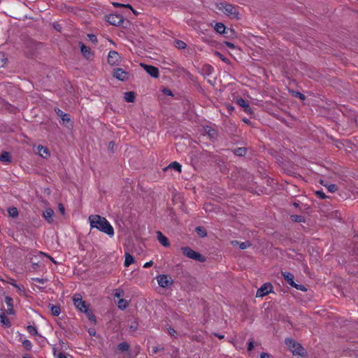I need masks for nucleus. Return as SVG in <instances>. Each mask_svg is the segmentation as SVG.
<instances>
[{
	"label": "nucleus",
	"mask_w": 358,
	"mask_h": 358,
	"mask_svg": "<svg viewBox=\"0 0 358 358\" xmlns=\"http://www.w3.org/2000/svg\"><path fill=\"white\" fill-rule=\"evenodd\" d=\"M89 222L91 228H96L109 236L114 235V230L112 225L105 217L98 215H92L89 217Z\"/></svg>",
	"instance_id": "obj_1"
},
{
	"label": "nucleus",
	"mask_w": 358,
	"mask_h": 358,
	"mask_svg": "<svg viewBox=\"0 0 358 358\" xmlns=\"http://www.w3.org/2000/svg\"><path fill=\"white\" fill-rule=\"evenodd\" d=\"M216 8L230 18H238L237 10L231 4L224 2L217 3H216Z\"/></svg>",
	"instance_id": "obj_2"
},
{
	"label": "nucleus",
	"mask_w": 358,
	"mask_h": 358,
	"mask_svg": "<svg viewBox=\"0 0 358 358\" xmlns=\"http://www.w3.org/2000/svg\"><path fill=\"white\" fill-rule=\"evenodd\" d=\"M285 344L293 355H302L303 354V348L302 346L299 343H296L294 340L286 339Z\"/></svg>",
	"instance_id": "obj_3"
},
{
	"label": "nucleus",
	"mask_w": 358,
	"mask_h": 358,
	"mask_svg": "<svg viewBox=\"0 0 358 358\" xmlns=\"http://www.w3.org/2000/svg\"><path fill=\"white\" fill-rule=\"evenodd\" d=\"M73 304L77 309L83 313H87L89 310L86 303L83 300L80 294H74L73 296Z\"/></svg>",
	"instance_id": "obj_4"
},
{
	"label": "nucleus",
	"mask_w": 358,
	"mask_h": 358,
	"mask_svg": "<svg viewBox=\"0 0 358 358\" xmlns=\"http://www.w3.org/2000/svg\"><path fill=\"white\" fill-rule=\"evenodd\" d=\"M181 250L184 255L187 257L189 259H196L199 262H203V257L198 252H195L192 249L189 247H183L181 248Z\"/></svg>",
	"instance_id": "obj_5"
},
{
	"label": "nucleus",
	"mask_w": 358,
	"mask_h": 358,
	"mask_svg": "<svg viewBox=\"0 0 358 358\" xmlns=\"http://www.w3.org/2000/svg\"><path fill=\"white\" fill-rule=\"evenodd\" d=\"M113 76L120 81H126L129 78V73L120 68L115 69L113 71Z\"/></svg>",
	"instance_id": "obj_6"
},
{
	"label": "nucleus",
	"mask_w": 358,
	"mask_h": 358,
	"mask_svg": "<svg viewBox=\"0 0 358 358\" xmlns=\"http://www.w3.org/2000/svg\"><path fill=\"white\" fill-rule=\"evenodd\" d=\"M158 285L163 288L168 287L173 284V280L167 275L161 274L157 276Z\"/></svg>",
	"instance_id": "obj_7"
},
{
	"label": "nucleus",
	"mask_w": 358,
	"mask_h": 358,
	"mask_svg": "<svg viewBox=\"0 0 358 358\" xmlns=\"http://www.w3.org/2000/svg\"><path fill=\"white\" fill-rule=\"evenodd\" d=\"M121 57L116 51H110L108 55V62L111 66H117L121 63Z\"/></svg>",
	"instance_id": "obj_8"
},
{
	"label": "nucleus",
	"mask_w": 358,
	"mask_h": 358,
	"mask_svg": "<svg viewBox=\"0 0 358 358\" xmlns=\"http://www.w3.org/2000/svg\"><path fill=\"white\" fill-rule=\"evenodd\" d=\"M272 286L270 283L264 284L257 291L256 296L257 297H263L271 292Z\"/></svg>",
	"instance_id": "obj_9"
},
{
	"label": "nucleus",
	"mask_w": 358,
	"mask_h": 358,
	"mask_svg": "<svg viewBox=\"0 0 358 358\" xmlns=\"http://www.w3.org/2000/svg\"><path fill=\"white\" fill-rule=\"evenodd\" d=\"M141 66L150 76L153 78H158L159 70L157 67L144 64H141Z\"/></svg>",
	"instance_id": "obj_10"
},
{
	"label": "nucleus",
	"mask_w": 358,
	"mask_h": 358,
	"mask_svg": "<svg viewBox=\"0 0 358 358\" xmlns=\"http://www.w3.org/2000/svg\"><path fill=\"white\" fill-rule=\"evenodd\" d=\"M107 21L113 25H120L123 22V18L120 15L111 14L107 16Z\"/></svg>",
	"instance_id": "obj_11"
},
{
	"label": "nucleus",
	"mask_w": 358,
	"mask_h": 358,
	"mask_svg": "<svg viewBox=\"0 0 358 358\" xmlns=\"http://www.w3.org/2000/svg\"><path fill=\"white\" fill-rule=\"evenodd\" d=\"M38 154L43 158L47 159L50 156L49 150L43 145L37 146Z\"/></svg>",
	"instance_id": "obj_12"
},
{
	"label": "nucleus",
	"mask_w": 358,
	"mask_h": 358,
	"mask_svg": "<svg viewBox=\"0 0 358 358\" xmlns=\"http://www.w3.org/2000/svg\"><path fill=\"white\" fill-rule=\"evenodd\" d=\"M53 215L54 212L50 208H45L43 213V217L48 223H52L53 222Z\"/></svg>",
	"instance_id": "obj_13"
},
{
	"label": "nucleus",
	"mask_w": 358,
	"mask_h": 358,
	"mask_svg": "<svg viewBox=\"0 0 358 358\" xmlns=\"http://www.w3.org/2000/svg\"><path fill=\"white\" fill-rule=\"evenodd\" d=\"M0 322L4 327H9L11 326L9 319L6 316L3 309H0Z\"/></svg>",
	"instance_id": "obj_14"
},
{
	"label": "nucleus",
	"mask_w": 358,
	"mask_h": 358,
	"mask_svg": "<svg viewBox=\"0 0 358 358\" xmlns=\"http://www.w3.org/2000/svg\"><path fill=\"white\" fill-rule=\"evenodd\" d=\"M80 47L81 52L85 58L90 59L92 57V52L89 48L86 47L83 43H80Z\"/></svg>",
	"instance_id": "obj_15"
},
{
	"label": "nucleus",
	"mask_w": 358,
	"mask_h": 358,
	"mask_svg": "<svg viewBox=\"0 0 358 358\" xmlns=\"http://www.w3.org/2000/svg\"><path fill=\"white\" fill-rule=\"evenodd\" d=\"M157 237L159 242L164 247H169L170 245L168 238L163 235V234L158 231H157Z\"/></svg>",
	"instance_id": "obj_16"
},
{
	"label": "nucleus",
	"mask_w": 358,
	"mask_h": 358,
	"mask_svg": "<svg viewBox=\"0 0 358 358\" xmlns=\"http://www.w3.org/2000/svg\"><path fill=\"white\" fill-rule=\"evenodd\" d=\"M6 303L7 305L6 312L9 315H14L15 310L13 306V299L10 296H6L5 299Z\"/></svg>",
	"instance_id": "obj_17"
},
{
	"label": "nucleus",
	"mask_w": 358,
	"mask_h": 358,
	"mask_svg": "<svg viewBox=\"0 0 358 358\" xmlns=\"http://www.w3.org/2000/svg\"><path fill=\"white\" fill-rule=\"evenodd\" d=\"M237 103L238 106L242 107L244 110L248 113H252V109L250 107L249 104L242 98L237 99Z\"/></svg>",
	"instance_id": "obj_18"
},
{
	"label": "nucleus",
	"mask_w": 358,
	"mask_h": 358,
	"mask_svg": "<svg viewBox=\"0 0 358 358\" xmlns=\"http://www.w3.org/2000/svg\"><path fill=\"white\" fill-rule=\"evenodd\" d=\"M282 276L284 277L285 280L287 282V283L290 285V286H293V285H295V282H294V275L289 272H282Z\"/></svg>",
	"instance_id": "obj_19"
},
{
	"label": "nucleus",
	"mask_w": 358,
	"mask_h": 358,
	"mask_svg": "<svg viewBox=\"0 0 358 358\" xmlns=\"http://www.w3.org/2000/svg\"><path fill=\"white\" fill-rule=\"evenodd\" d=\"M0 161L5 164H9L11 162V157L8 152H3L0 155Z\"/></svg>",
	"instance_id": "obj_20"
},
{
	"label": "nucleus",
	"mask_w": 358,
	"mask_h": 358,
	"mask_svg": "<svg viewBox=\"0 0 358 358\" xmlns=\"http://www.w3.org/2000/svg\"><path fill=\"white\" fill-rule=\"evenodd\" d=\"M124 256L125 259L124 265V266L128 267L134 262V258L128 252H126Z\"/></svg>",
	"instance_id": "obj_21"
},
{
	"label": "nucleus",
	"mask_w": 358,
	"mask_h": 358,
	"mask_svg": "<svg viewBox=\"0 0 358 358\" xmlns=\"http://www.w3.org/2000/svg\"><path fill=\"white\" fill-rule=\"evenodd\" d=\"M124 99L127 102H134L135 100V94L133 92H125Z\"/></svg>",
	"instance_id": "obj_22"
},
{
	"label": "nucleus",
	"mask_w": 358,
	"mask_h": 358,
	"mask_svg": "<svg viewBox=\"0 0 358 358\" xmlns=\"http://www.w3.org/2000/svg\"><path fill=\"white\" fill-rule=\"evenodd\" d=\"M117 307L121 310H124L128 306V302L123 299H120L116 301Z\"/></svg>",
	"instance_id": "obj_23"
},
{
	"label": "nucleus",
	"mask_w": 358,
	"mask_h": 358,
	"mask_svg": "<svg viewBox=\"0 0 358 358\" xmlns=\"http://www.w3.org/2000/svg\"><path fill=\"white\" fill-rule=\"evenodd\" d=\"M215 29L217 33L222 34L224 32L225 26L222 23H216Z\"/></svg>",
	"instance_id": "obj_24"
},
{
	"label": "nucleus",
	"mask_w": 358,
	"mask_h": 358,
	"mask_svg": "<svg viewBox=\"0 0 358 358\" xmlns=\"http://www.w3.org/2000/svg\"><path fill=\"white\" fill-rule=\"evenodd\" d=\"M234 154L237 156H244L246 154L245 148H238L234 150Z\"/></svg>",
	"instance_id": "obj_25"
},
{
	"label": "nucleus",
	"mask_w": 358,
	"mask_h": 358,
	"mask_svg": "<svg viewBox=\"0 0 358 358\" xmlns=\"http://www.w3.org/2000/svg\"><path fill=\"white\" fill-rule=\"evenodd\" d=\"M8 213L12 217H16L18 215V210L17 208L15 207L8 208Z\"/></svg>",
	"instance_id": "obj_26"
},
{
	"label": "nucleus",
	"mask_w": 358,
	"mask_h": 358,
	"mask_svg": "<svg viewBox=\"0 0 358 358\" xmlns=\"http://www.w3.org/2000/svg\"><path fill=\"white\" fill-rule=\"evenodd\" d=\"M169 167L173 169L176 170L178 172L181 171V165L179 163H178L177 162H173L171 163L169 165Z\"/></svg>",
	"instance_id": "obj_27"
},
{
	"label": "nucleus",
	"mask_w": 358,
	"mask_h": 358,
	"mask_svg": "<svg viewBox=\"0 0 358 358\" xmlns=\"http://www.w3.org/2000/svg\"><path fill=\"white\" fill-rule=\"evenodd\" d=\"M129 348V345L126 342H122L118 345V349L122 352L127 351Z\"/></svg>",
	"instance_id": "obj_28"
},
{
	"label": "nucleus",
	"mask_w": 358,
	"mask_h": 358,
	"mask_svg": "<svg viewBox=\"0 0 358 358\" xmlns=\"http://www.w3.org/2000/svg\"><path fill=\"white\" fill-rule=\"evenodd\" d=\"M124 295V291L123 289L118 288L115 289L114 291V296L116 298H118L119 299H121L122 296Z\"/></svg>",
	"instance_id": "obj_29"
},
{
	"label": "nucleus",
	"mask_w": 358,
	"mask_h": 358,
	"mask_svg": "<svg viewBox=\"0 0 358 358\" xmlns=\"http://www.w3.org/2000/svg\"><path fill=\"white\" fill-rule=\"evenodd\" d=\"M27 329L28 332L31 335L34 336L38 334L37 329H36V327H34V326L29 325V326H27Z\"/></svg>",
	"instance_id": "obj_30"
},
{
	"label": "nucleus",
	"mask_w": 358,
	"mask_h": 358,
	"mask_svg": "<svg viewBox=\"0 0 358 358\" xmlns=\"http://www.w3.org/2000/svg\"><path fill=\"white\" fill-rule=\"evenodd\" d=\"M175 45L178 49H184L186 48V43L182 41L177 40L175 41Z\"/></svg>",
	"instance_id": "obj_31"
},
{
	"label": "nucleus",
	"mask_w": 358,
	"mask_h": 358,
	"mask_svg": "<svg viewBox=\"0 0 358 358\" xmlns=\"http://www.w3.org/2000/svg\"><path fill=\"white\" fill-rule=\"evenodd\" d=\"M196 231L197 232V234L201 236V237H204L206 236V232L205 231V230L203 229V227H197L196 228Z\"/></svg>",
	"instance_id": "obj_32"
},
{
	"label": "nucleus",
	"mask_w": 358,
	"mask_h": 358,
	"mask_svg": "<svg viewBox=\"0 0 358 358\" xmlns=\"http://www.w3.org/2000/svg\"><path fill=\"white\" fill-rule=\"evenodd\" d=\"M51 311L54 315L57 316L60 314V308L57 306H52Z\"/></svg>",
	"instance_id": "obj_33"
},
{
	"label": "nucleus",
	"mask_w": 358,
	"mask_h": 358,
	"mask_svg": "<svg viewBox=\"0 0 358 358\" xmlns=\"http://www.w3.org/2000/svg\"><path fill=\"white\" fill-rule=\"evenodd\" d=\"M325 187L330 192H335L337 190V187L334 184L325 185Z\"/></svg>",
	"instance_id": "obj_34"
},
{
	"label": "nucleus",
	"mask_w": 358,
	"mask_h": 358,
	"mask_svg": "<svg viewBox=\"0 0 358 358\" xmlns=\"http://www.w3.org/2000/svg\"><path fill=\"white\" fill-rule=\"evenodd\" d=\"M6 58L5 55L2 52H0V68L3 67L6 64Z\"/></svg>",
	"instance_id": "obj_35"
},
{
	"label": "nucleus",
	"mask_w": 358,
	"mask_h": 358,
	"mask_svg": "<svg viewBox=\"0 0 358 358\" xmlns=\"http://www.w3.org/2000/svg\"><path fill=\"white\" fill-rule=\"evenodd\" d=\"M22 344L24 346V348L27 350H30L31 348L32 345L31 341L29 340L23 341Z\"/></svg>",
	"instance_id": "obj_36"
},
{
	"label": "nucleus",
	"mask_w": 358,
	"mask_h": 358,
	"mask_svg": "<svg viewBox=\"0 0 358 358\" xmlns=\"http://www.w3.org/2000/svg\"><path fill=\"white\" fill-rule=\"evenodd\" d=\"M113 4L115 7H126V8H129L130 9L133 10L132 7L129 4H122V3H117V2H114V3H113Z\"/></svg>",
	"instance_id": "obj_37"
},
{
	"label": "nucleus",
	"mask_w": 358,
	"mask_h": 358,
	"mask_svg": "<svg viewBox=\"0 0 358 358\" xmlns=\"http://www.w3.org/2000/svg\"><path fill=\"white\" fill-rule=\"evenodd\" d=\"M87 314V316L88 319L92 322H95V316L87 310V313H85Z\"/></svg>",
	"instance_id": "obj_38"
},
{
	"label": "nucleus",
	"mask_w": 358,
	"mask_h": 358,
	"mask_svg": "<svg viewBox=\"0 0 358 358\" xmlns=\"http://www.w3.org/2000/svg\"><path fill=\"white\" fill-rule=\"evenodd\" d=\"M292 287L296 288L298 290H301V291H303V292L306 291V287L302 285H298V284L295 283V285H293Z\"/></svg>",
	"instance_id": "obj_39"
},
{
	"label": "nucleus",
	"mask_w": 358,
	"mask_h": 358,
	"mask_svg": "<svg viewBox=\"0 0 358 358\" xmlns=\"http://www.w3.org/2000/svg\"><path fill=\"white\" fill-rule=\"evenodd\" d=\"M32 280L34 282H38L40 284H44L46 282V279L39 278H32Z\"/></svg>",
	"instance_id": "obj_40"
},
{
	"label": "nucleus",
	"mask_w": 358,
	"mask_h": 358,
	"mask_svg": "<svg viewBox=\"0 0 358 358\" xmlns=\"http://www.w3.org/2000/svg\"><path fill=\"white\" fill-rule=\"evenodd\" d=\"M63 123L69 122H70V117L68 114L66 113L65 115H63V117L61 118Z\"/></svg>",
	"instance_id": "obj_41"
},
{
	"label": "nucleus",
	"mask_w": 358,
	"mask_h": 358,
	"mask_svg": "<svg viewBox=\"0 0 358 358\" xmlns=\"http://www.w3.org/2000/svg\"><path fill=\"white\" fill-rule=\"evenodd\" d=\"M249 243L248 242H243V243H241L239 244V248L241 249H245L247 248L248 246H249Z\"/></svg>",
	"instance_id": "obj_42"
},
{
	"label": "nucleus",
	"mask_w": 358,
	"mask_h": 358,
	"mask_svg": "<svg viewBox=\"0 0 358 358\" xmlns=\"http://www.w3.org/2000/svg\"><path fill=\"white\" fill-rule=\"evenodd\" d=\"M13 286L17 289L18 293L20 294H24V291L23 288L20 287V286H18L16 284H13Z\"/></svg>",
	"instance_id": "obj_43"
},
{
	"label": "nucleus",
	"mask_w": 358,
	"mask_h": 358,
	"mask_svg": "<svg viewBox=\"0 0 358 358\" xmlns=\"http://www.w3.org/2000/svg\"><path fill=\"white\" fill-rule=\"evenodd\" d=\"M316 194L321 199H325L326 195L322 191H317Z\"/></svg>",
	"instance_id": "obj_44"
},
{
	"label": "nucleus",
	"mask_w": 358,
	"mask_h": 358,
	"mask_svg": "<svg viewBox=\"0 0 358 358\" xmlns=\"http://www.w3.org/2000/svg\"><path fill=\"white\" fill-rule=\"evenodd\" d=\"M154 264L153 261L152 260H150V262H148L144 264L143 265V268H149L151 266H152Z\"/></svg>",
	"instance_id": "obj_45"
},
{
	"label": "nucleus",
	"mask_w": 358,
	"mask_h": 358,
	"mask_svg": "<svg viewBox=\"0 0 358 358\" xmlns=\"http://www.w3.org/2000/svg\"><path fill=\"white\" fill-rule=\"evenodd\" d=\"M55 112L58 116H59L61 118L63 117V115H65L66 113H64L60 109H56Z\"/></svg>",
	"instance_id": "obj_46"
},
{
	"label": "nucleus",
	"mask_w": 358,
	"mask_h": 358,
	"mask_svg": "<svg viewBox=\"0 0 358 358\" xmlns=\"http://www.w3.org/2000/svg\"><path fill=\"white\" fill-rule=\"evenodd\" d=\"M59 212H60L62 215H64V213H65L64 207V206H63L62 204H61V203H60V204H59Z\"/></svg>",
	"instance_id": "obj_47"
},
{
	"label": "nucleus",
	"mask_w": 358,
	"mask_h": 358,
	"mask_svg": "<svg viewBox=\"0 0 358 358\" xmlns=\"http://www.w3.org/2000/svg\"><path fill=\"white\" fill-rule=\"evenodd\" d=\"M215 55L220 59H222V61L225 62L226 61V59L225 57L220 52H215Z\"/></svg>",
	"instance_id": "obj_48"
},
{
	"label": "nucleus",
	"mask_w": 358,
	"mask_h": 358,
	"mask_svg": "<svg viewBox=\"0 0 358 358\" xmlns=\"http://www.w3.org/2000/svg\"><path fill=\"white\" fill-rule=\"evenodd\" d=\"M88 37L90 38L91 41H92L94 43L96 41V37L94 35L89 34Z\"/></svg>",
	"instance_id": "obj_49"
},
{
	"label": "nucleus",
	"mask_w": 358,
	"mask_h": 358,
	"mask_svg": "<svg viewBox=\"0 0 358 358\" xmlns=\"http://www.w3.org/2000/svg\"><path fill=\"white\" fill-rule=\"evenodd\" d=\"M163 92L166 94V95H169V96H172V92L170 90H168V89H165L163 90Z\"/></svg>",
	"instance_id": "obj_50"
},
{
	"label": "nucleus",
	"mask_w": 358,
	"mask_h": 358,
	"mask_svg": "<svg viewBox=\"0 0 358 358\" xmlns=\"http://www.w3.org/2000/svg\"><path fill=\"white\" fill-rule=\"evenodd\" d=\"M261 358H270V355L268 353L262 352L260 355Z\"/></svg>",
	"instance_id": "obj_51"
},
{
	"label": "nucleus",
	"mask_w": 358,
	"mask_h": 358,
	"mask_svg": "<svg viewBox=\"0 0 358 358\" xmlns=\"http://www.w3.org/2000/svg\"><path fill=\"white\" fill-rule=\"evenodd\" d=\"M168 331H169V334L171 336H174V334H176V331L172 328H169L168 329Z\"/></svg>",
	"instance_id": "obj_52"
},
{
	"label": "nucleus",
	"mask_w": 358,
	"mask_h": 358,
	"mask_svg": "<svg viewBox=\"0 0 358 358\" xmlns=\"http://www.w3.org/2000/svg\"><path fill=\"white\" fill-rule=\"evenodd\" d=\"M253 347H254V346H253V343H252V341H250V342H249V343H248V350H249V351H251V350L253 349Z\"/></svg>",
	"instance_id": "obj_53"
},
{
	"label": "nucleus",
	"mask_w": 358,
	"mask_h": 358,
	"mask_svg": "<svg viewBox=\"0 0 358 358\" xmlns=\"http://www.w3.org/2000/svg\"><path fill=\"white\" fill-rule=\"evenodd\" d=\"M57 358H67L66 356L64 355V354H62V352L58 353V355H57Z\"/></svg>",
	"instance_id": "obj_54"
},
{
	"label": "nucleus",
	"mask_w": 358,
	"mask_h": 358,
	"mask_svg": "<svg viewBox=\"0 0 358 358\" xmlns=\"http://www.w3.org/2000/svg\"><path fill=\"white\" fill-rule=\"evenodd\" d=\"M226 45H227L229 48H234V45L233 43H230V42H227V43H226Z\"/></svg>",
	"instance_id": "obj_55"
},
{
	"label": "nucleus",
	"mask_w": 358,
	"mask_h": 358,
	"mask_svg": "<svg viewBox=\"0 0 358 358\" xmlns=\"http://www.w3.org/2000/svg\"><path fill=\"white\" fill-rule=\"evenodd\" d=\"M296 95L302 100H303L305 99V96L303 94L299 93V92H297L296 93Z\"/></svg>",
	"instance_id": "obj_56"
},
{
	"label": "nucleus",
	"mask_w": 358,
	"mask_h": 358,
	"mask_svg": "<svg viewBox=\"0 0 358 358\" xmlns=\"http://www.w3.org/2000/svg\"><path fill=\"white\" fill-rule=\"evenodd\" d=\"M210 207H211V206H210V205L206 204V205L205 206V209H206V210H209V211H210V210H211V209L210 208Z\"/></svg>",
	"instance_id": "obj_57"
},
{
	"label": "nucleus",
	"mask_w": 358,
	"mask_h": 358,
	"mask_svg": "<svg viewBox=\"0 0 358 358\" xmlns=\"http://www.w3.org/2000/svg\"><path fill=\"white\" fill-rule=\"evenodd\" d=\"M227 108H228V110H229V111H232V110L234 109V106H231V105H228V106H227Z\"/></svg>",
	"instance_id": "obj_58"
},
{
	"label": "nucleus",
	"mask_w": 358,
	"mask_h": 358,
	"mask_svg": "<svg viewBox=\"0 0 358 358\" xmlns=\"http://www.w3.org/2000/svg\"><path fill=\"white\" fill-rule=\"evenodd\" d=\"M158 351V348H154L152 350V353H156Z\"/></svg>",
	"instance_id": "obj_59"
},
{
	"label": "nucleus",
	"mask_w": 358,
	"mask_h": 358,
	"mask_svg": "<svg viewBox=\"0 0 358 358\" xmlns=\"http://www.w3.org/2000/svg\"><path fill=\"white\" fill-rule=\"evenodd\" d=\"M89 333H90V334L91 336H94L95 335V331H90Z\"/></svg>",
	"instance_id": "obj_60"
},
{
	"label": "nucleus",
	"mask_w": 358,
	"mask_h": 358,
	"mask_svg": "<svg viewBox=\"0 0 358 358\" xmlns=\"http://www.w3.org/2000/svg\"><path fill=\"white\" fill-rule=\"evenodd\" d=\"M220 338H224V336H222V335H220V336H217Z\"/></svg>",
	"instance_id": "obj_61"
},
{
	"label": "nucleus",
	"mask_w": 358,
	"mask_h": 358,
	"mask_svg": "<svg viewBox=\"0 0 358 358\" xmlns=\"http://www.w3.org/2000/svg\"><path fill=\"white\" fill-rule=\"evenodd\" d=\"M43 255H45V254H44V253H43V252H40V256H43Z\"/></svg>",
	"instance_id": "obj_62"
},
{
	"label": "nucleus",
	"mask_w": 358,
	"mask_h": 358,
	"mask_svg": "<svg viewBox=\"0 0 358 358\" xmlns=\"http://www.w3.org/2000/svg\"><path fill=\"white\" fill-rule=\"evenodd\" d=\"M48 258H50V259L52 260V262H53L54 263H55V262L54 261V259H52L50 257H48Z\"/></svg>",
	"instance_id": "obj_63"
},
{
	"label": "nucleus",
	"mask_w": 358,
	"mask_h": 358,
	"mask_svg": "<svg viewBox=\"0 0 358 358\" xmlns=\"http://www.w3.org/2000/svg\"><path fill=\"white\" fill-rule=\"evenodd\" d=\"M236 348H238V346L236 345V343L234 344Z\"/></svg>",
	"instance_id": "obj_64"
}]
</instances>
